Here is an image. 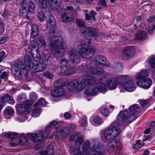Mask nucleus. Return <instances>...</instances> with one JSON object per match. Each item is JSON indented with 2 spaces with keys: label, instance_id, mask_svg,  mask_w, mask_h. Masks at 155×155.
I'll list each match as a JSON object with an SVG mask.
<instances>
[{
  "label": "nucleus",
  "instance_id": "f257e3e1",
  "mask_svg": "<svg viewBox=\"0 0 155 155\" xmlns=\"http://www.w3.org/2000/svg\"><path fill=\"white\" fill-rule=\"evenodd\" d=\"M49 47L53 51V56L56 59H59L64 55V48L65 44L64 39L61 37L52 35L49 38Z\"/></svg>",
  "mask_w": 155,
  "mask_h": 155
},
{
  "label": "nucleus",
  "instance_id": "f03ea898",
  "mask_svg": "<svg viewBox=\"0 0 155 155\" xmlns=\"http://www.w3.org/2000/svg\"><path fill=\"white\" fill-rule=\"evenodd\" d=\"M80 33L82 35H84L87 40L86 42V40H81L79 42V45L81 46H89L91 44V41H94L102 35L101 34L98 32L96 28L85 27L81 28Z\"/></svg>",
  "mask_w": 155,
  "mask_h": 155
},
{
  "label": "nucleus",
  "instance_id": "7ed1b4c3",
  "mask_svg": "<svg viewBox=\"0 0 155 155\" xmlns=\"http://www.w3.org/2000/svg\"><path fill=\"white\" fill-rule=\"evenodd\" d=\"M120 124L117 122H114L111 124L109 127L104 132L102 137V140L105 142L116 137L121 133L119 128Z\"/></svg>",
  "mask_w": 155,
  "mask_h": 155
},
{
  "label": "nucleus",
  "instance_id": "20e7f679",
  "mask_svg": "<svg viewBox=\"0 0 155 155\" xmlns=\"http://www.w3.org/2000/svg\"><path fill=\"white\" fill-rule=\"evenodd\" d=\"M119 84L122 83V88L129 92L134 91L136 89V85L133 82L132 79L127 76H124L118 78Z\"/></svg>",
  "mask_w": 155,
  "mask_h": 155
},
{
  "label": "nucleus",
  "instance_id": "39448f33",
  "mask_svg": "<svg viewBox=\"0 0 155 155\" xmlns=\"http://www.w3.org/2000/svg\"><path fill=\"white\" fill-rule=\"evenodd\" d=\"M71 141H74V143H77L75 148L80 150L81 149L87 150H89L90 148V143L88 141L83 142V139L76 134H73L70 137Z\"/></svg>",
  "mask_w": 155,
  "mask_h": 155
},
{
  "label": "nucleus",
  "instance_id": "423d86ee",
  "mask_svg": "<svg viewBox=\"0 0 155 155\" xmlns=\"http://www.w3.org/2000/svg\"><path fill=\"white\" fill-rule=\"evenodd\" d=\"M95 63V61L88 59L85 64L86 72L88 73L95 75L102 73L103 72V69L100 68L98 65H96Z\"/></svg>",
  "mask_w": 155,
  "mask_h": 155
},
{
  "label": "nucleus",
  "instance_id": "0eeeda50",
  "mask_svg": "<svg viewBox=\"0 0 155 155\" xmlns=\"http://www.w3.org/2000/svg\"><path fill=\"white\" fill-rule=\"evenodd\" d=\"M73 8L72 7L67 6L64 9L61 10L60 20L63 22H69L72 20L71 17L72 15Z\"/></svg>",
  "mask_w": 155,
  "mask_h": 155
},
{
  "label": "nucleus",
  "instance_id": "6e6552de",
  "mask_svg": "<svg viewBox=\"0 0 155 155\" xmlns=\"http://www.w3.org/2000/svg\"><path fill=\"white\" fill-rule=\"evenodd\" d=\"M117 117L118 120L123 123H131L136 118L134 116L132 117L130 115L128 112L126 110L120 112Z\"/></svg>",
  "mask_w": 155,
  "mask_h": 155
},
{
  "label": "nucleus",
  "instance_id": "1a4fd4ad",
  "mask_svg": "<svg viewBox=\"0 0 155 155\" xmlns=\"http://www.w3.org/2000/svg\"><path fill=\"white\" fill-rule=\"evenodd\" d=\"M95 49L93 47L88 46L87 48H81L79 52L82 57L88 58L93 56Z\"/></svg>",
  "mask_w": 155,
  "mask_h": 155
},
{
  "label": "nucleus",
  "instance_id": "9d476101",
  "mask_svg": "<svg viewBox=\"0 0 155 155\" xmlns=\"http://www.w3.org/2000/svg\"><path fill=\"white\" fill-rule=\"evenodd\" d=\"M121 55L122 59L127 60L133 58L135 49L134 46H127L123 50Z\"/></svg>",
  "mask_w": 155,
  "mask_h": 155
},
{
  "label": "nucleus",
  "instance_id": "9b49d317",
  "mask_svg": "<svg viewBox=\"0 0 155 155\" xmlns=\"http://www.w3.org/2000/svg\"><path fill=\"white\" fill-rule=\"evenodd\" d=\"M68 53L72 64H76L80 63L81 61L80 57L76 50H71L68 51Z\"/></svg>",
  "mask_w": 155,
  "mask_h": 155
},
{
  "label": "nucleus",
  "instance_id": "f8f14e48",
  "mask_svg": "<svg viewBox=\"0 0 155 155\" xmlns=\"http://www.w3.org/2000/svg\"><path fill=\"white\" fill-rule=\"evenodd\" d=\"M43 135V132L42 131H41L36 134L28 133L26 134V136L36 142H42L44 140Z\"/></svg>",
  "mask_w": 155,
  "mask_h": 155
},
{
  "label": "nucleus",
  "instance_id": "ddd939ff",
  "mask_svg": "<svg viewBox=\"0 0 155 155\" xmlns=\"http://www.w3.org/2000/svg\"><path fill=\"white\" fill-rule=\"evenodd\" d=\"M36 43H34L31 49V54L35 61L38 62L41 60V55L38 51V46Z\"/></svg>",
  "mask_w": 155,
  "mask_h": 155
},
{
  "label": "nucleus",
  "instance_id": "4468645a",
  "mask_svg": "<svg viewBox=\"0 0 155 155\" xmlns=\"http://www.w3.org/2000/svg\"><path fill=\"white\" fill-rule=\"evenodd\" d=\"M152 83V81L149 78L141 79L136 82V84L138 86L145 89L149 87Z\"/></svg>",
  "mask_w": 155,
  "mask_h": 155
},
{
  "label": "nucleus",
  "instance_id": "2eb2a0df",
  "mask_svg": "<svg viewBox=\"0 0 155 155\" xmlns=\"http://www.w3.org/2000/svg\"><path fill=\"white\" fill-rule=\"evenodd\" d=\"M19 135L17 133H10L5 134L4 136L11 139V140L13 142L9 143V144L12 147H15L17 145L16 139L19 137Z\"/></svg>",
  "mask_w": 155,
  "mask_h": 155
},
{
  "label": "nucleus",
  "instance_id": "dca6fc26",
  "mask_svg": "<svg viewBox=\"0 0 155 155\" xmlns=\"http://www.w3.org/2000/svg\"><path fill=\"white\" fill-rule=\"evenodd\" d=\"M68 133V131L67 128L63 127H61L60 128L59 131H58L55 135L58 139L61 140L64 138Z\"/></svg>",
  "mask_w": 155,
  "mask_h": 155
},
{
  "label": "nucleus",
  "instance_id": "f3484780",
  "mask_svg": "<svg viewBox=\"0 0 155 155\" xmlns=\"http://www.w3.org/2000/svg\"><path fill=\"white\" fill-rule=\"evenodd\" d=\"M42 60L45 64L50 66L52 64L53 59L50 54H47L43 52L42 54Z\"/></svg>",
  "mask_w": 155,
  "mask_h": 155
},
{
  "label": "nucleus",
  "instance_id": "a211bd4d",
  "mask_svg": "<svg viewBox=\"0 0 155 155\" xmlns=\"http://www.w3.org/2000/svg\"><path fill=\"white\" fill-rule=\"evenodd\" d=\"M15 108L17 111L19 113H24L30 110L29 106L25 104H18L16 106Z\"/></svg>",
  "mask_w": 155,
  "mask_h": 155
},
{
  "label": "nucleus",
  "instance_id": "6ab92c4d",
  "mask_svg": "<svg viewBox=\"0 0 155 155\" xmlns=\"http://www.w3.org/2000/svg\"><path fill=\"white\" fill-rule=\"evenodd\" d=\"M94 60L96 62L104 65L107 67L110 66V64L107 62L106 58L103 56L97 55L94 58Z\"/></svg>",
  "mask_w": 155,
  "mask_h": 155
},
{
  "label": "nucleus",
  "instance_id": "aec40b11",
  "mask_svg": "<svg viewBox=\"0 0 155 155\" xmlns=\"http://www.w3.org/2000/svg\"><path fill=\"white\" fill-rule=\"evenodd\" d=\"M47 21V29L48 31H50L55 25L56 22L54 17L51 13H50Z\"/></svg>",
  "mask_w": 155,
  "mask_h": 155
},
{
  "label": "nucleus",
  "instance_id": "412c9836",
  "mask_svg": "<svg viewBox=\"0 0 155 155\" xmlns=\"http://www.w3.org/2000/svg\"><path fill=\"white\" fill-rule=\"evenodd\" d=\"M25 67L28 70H31L35 66L31 58L28 55L25 56L24 60Z\"/></svg>",
  "mask_w": 155,
  "mask_h": 155
},
{
  "label": "nucleus",
  "instance_id": "4be33fe9",
  "mask_svg": "<svg viewBox=\"0 0 155 155\" xmlns=\"http://www.w3.org/2000/svg\"><path fill=\"white\" fill-rule=\"evenodd\" d=\"M64 93V89L62 86H60L57 89L51 92V95L53 97H58L63 95Z\"/></svg>",
  "mask_w": 155,
  "mask_h": 155
},
{
  "label": "nucleus",
  "instance_id": "5701e85b",
  "mask_svg": "<svg viewBox=\"0 0 155 155\" xmlns=\"http://www.w3.org/2000/svg\"><path fill=\"white\" fill-rule=\"evenodd\" d=\"M117 84H119L118 78H111L108 80L106 82V84L107 87L111 89L115 88Z\"/></svg>",
  "mask_w": 155,
  "mask_h": 155
},
{
  "label": "nucleus",
  "instance_id": "b1692460",
  "mask_svg": "<svg viewBox=\"0 0 155 155\" xmlns=\"http://www.w3.org/2000/svg\"><path fill=\"white\" fill-rule=\"evenodd\" d=\"M51 8L54 10H58L60 8L61 0H47Z\"/></svg>",
  "mask_w": 155,
  "mask_h": 155
},
{
  "label": "nucleus",
  "instance_id": "393cba45",
  "mask_svg": "<svg viewBox=\"0 0 155 155\" xmlns=\"http://www.w3.org/2000/svg\"><path fill=\"white\" fill-rule=\"evenodd\" d=\"M27 2L26 0H23L21 2V5L19 10L23 17H26L28 15L29 11L26 7Z\"/></svg>",
  "mask_w": 155,
  "mask_h": 155
},
{
  "label": "nucleus",
  "instance_id": "a878e982",
  "mask_svg": "<svg viewBox=\"0 0 155 155\" xmlns=\"http://www.w3.org/2000/svg\"><path fill=\"white\" fill-rule=\"evenodd\" d=\"M46 66L45 64L41 62L38 63L36 65L35 68L31 72V73L33 74L34 73L41 72L45 70Z\"/></svg>",
  "mask_w": 155,
  "mask_h": 155
},
{
  "label": "nucleus",
  "instance_id": "bb28decb",
  "mask_svg": "<svg viewBox=\"0 0 155 155\" xmlns=\"http://www.w3.org/2000/svg\"><path fill=\"white\" fill-rule=\"evenodd\" d=\"M147 36V33L145 31L139 30L136 33L135 37V40H141L145 39Z\"/></svg>",
  "mask_w": 155,
  "mask_h": 155
},
{
  "label": "nucleus",
  "instance_id": "cd10ccee",
  "mask_svg": "<svg viewBox=\"0 0 155 155\" xmlns=\"http://www.w3.org/2000/svg\"><path fill=\"white\" fill-rule=\"evenodd\" d=\"M140 111V106L137 104H134L131 106L129 108V111L131 116L135 117L138 114V112Z\"/></svg>",
  "mask_w": 155,
  "mask_h": 155
},
{
  "label": "nucleus",
  "instance_id": "c85d7f7f",
  "mask_svg": "<svg viewBox=\"0 0 155 155\" xmlns=\"http://www.w3.org/2000/svg\"><path fill=\"white\" fill-rule=\"evenodd\" d=\"M2 101L4 103L7 102L12 104L15 103V101L12 97L8 94L4 95L1 97Z\"/></svg>",
  "mask_w": 155,
  "mask_h": 155
},
{
  "label": "nucleus",
  "instance_id": "c756f323",
  "mask_svg": "<svg viewBox=\"0 0 155 155\" xmlns=\"http://www.w3.org/2000/svg\"><path fill=\"white\" fill-rule=\"evenodd\" d=\"M85 82V80H82L80 83L76 81L77 84H75V89L78 91H82L86 86L84 83Z\"/></svg>",
  "mask_w": 155,
  "mask_h": 155
},
{
  "label": "nucleus",
  "instance_id": "7c9ffc66",
  "mask_svg": "<svg viewBox=\"0 0 155 155\" xmlns=\"http://www.w3.org/2000/svg\"><path fill=\"white\" fill-rule=\"evenodd\" d=\"M148 63L151 68L154 69L152 72V77L155 79V57H150Z\"/></svg>",
  "mask_w": 155,
  "mask_h": 155
},
{
  "label": "nucleus",
  "instance_id": "2f4dec72",
  "mask_svg": "<svg viewBox=\"0 0 155 155\" xmlns=\"http://www.w3.org/2000/svg\"><path fill=\"white\" fill-rule=\"evenodd\" d=\"M83 80L85 81V82L84 83L86 85L89 84H94L96 81L95 78L94 76L91 75L87 76L86 78L83 79Z\"/></svg>",
  "mask_w": 155,
  "mask_h": 155
},
{
  "label": "nucleus",
  "instance_id": "473e14b6",
  "mask_svg": "<svg viewBox=\"0 0 155 155\" xmlns=\"http://www.w3.org/2000/svg\"><path fill=\"white\" fill-rule=\"evenodd\" d=\"M97 15V12L94 11H91L88 14H85V18L86 20H90L91 19L94 21L95 20V16Z\"/></svg>",
  "mask_w": 155,
  "mask_h": 155
},
{
  "label": "nucleus",
  "instance_id": "72a5a7b5",
  "mask_svg": "<svg viewBox=\"0 0 155 155\" xmlns=\"http://www.w3.org/2000/svg\"><path fill=\"white\" fill-rule=\"evenodd\" d=\"M84 92L87 95L90 96L95 95L97 93L94 87L87 88L85 89Z\"/></svg>",
  "mask_w": 155,
  "mask_h": 155
},
{
  "label": "nucleus",
  "instance_id": "f704fd0d",
  "mask_svg": "<svg viewBox=\"0 0 155 155\" xmlns=\"http://www.w3.org/2000/svg\"><path fill=\"white\" fill-rule=\"evenodd\" d=\"M148 76V74L146 69H143L141 70V71L139 73H138L136 75V78L137 79H140L142 78H145Z\"/></svg>",
  "mask_w": 155,
  "mask_h": 155
},
{
  "label": "nucleus",
  "instance_id": "c9c22d12",
  "mask_svg": "<svg viewBox=\"0 0 155 155\" xmlns=\"http://www.w3.org/2000/svg\"><path fill=\"white\" fill-rule=\"evenodd\" d=\"M5 117L7 119H10L12 115L14 113V110L11 107L6 109L5 110Z\"/></svg>",
  "mask_w": 155,
  "mask_h": 155
},
{
  "label": "nucleus",
  "instance_id": "e433bc0d",
  "mask_svg": "<svg viewBox=\"0 0 155 155\" xmlns=\"http://www.w3.org/2000/svg\"><path fill=\"white\" fill-rule=\"evenodd\" d=\"M76 71V69L74 68L71 67L65 70L63 72V74L64 75H69L75 73Z\"/></svg>",
  "mask_w": 155,
  "mask_h": 155
},
{
  "label": "nucleus",
  "instance_id": "4c0bfd02",
  "mask_svg": "<svg viewBox=\"0 0 155 155\" xmlns=\"http://www.w3.org/2000/svg\"><path fill=\"white\" fill-rule=\"evenodd\" d=\"M95 87L98 91H103L105 90V84L101 82H99L96 84L95 85Z\"/></svg>",
  "mask_w": 155,
  "mask_h": 155
},
{
  "label": "nucleus",
  "instance_id": "58836bf2",
  "mask_svg": "<svg viewBox=\"0 0 155 155\" xmlns=\"http://www.w3.org/2000/svg\"><path fill=\"white\" fill-rule=\"evenodd\" d=\"M28 6V8L29 12H34L35 9V4L32 2L29 1L27 3L26 6Z\"/></svg>",
  "mask_w": 155,
  "mask_h": 155
},
{
  "label": "nucleus",
  "instance_id": "ea45409f",
  "mask_svg": "<svg viewBox=\"0 0 155 155\" xmlns=\"http://www.w3.org/2000/svg\"><path fill=\"white\" fill-rule=\"evenodd\" d=\"M75 84H77L76 81L68 82L67 84V87L68 89L71 91H73L75 89Z\"/></svg>",
  "mask_w": 155,
  "mask_h": 155
},
{
  "label": "nucleus",
  "instance_id": "a19ab883",
  "mask_svg": "<svg viewBox=\"0 0 155 155\" xmlns=\"http://www.w3.org/2000/svg\"><path fill=\"white\" fill-rule=\"evenodd\" d=\"M41 111V109L39 107H36L33 110L31 115L33 117H37L39 116Z\"/></svg>",
  "mask_w": 155,
  "mask_h": 155
},
{
  "label": "nucleus",
  "instance_id": "79ce46f5",
  "mask_svg": "<svg viewBox=\"0 0 155 155\" xmlns=\"http://www.w3.org/2000/svg\"><path fill=\"white\" fill-rule=\"evenodd\" d=\"M115 146L114 145V142H110L107 145V150L108 152H112L114 149Z\"/></svg>",
  "mask_w": 155,
  "mask_h": 155
},
{
  "label": "nucleus",
  "instance_id": "37998d69",
  "mask_svg": "<svg viewBox=\"0 0 155 155\" xmlns=\"http://www.w3.org/2000/svg\"><path fill=\"white\" fill-rule=\"evenodd\" d=\"M19 143L21 145H25L27 143V140L24 136H21L19 139Z\"/></svg>",
  "mask_w": 155,
  "mask_h": 155
},
{
  "label": "nucleus",
  "instance_id": "c03bdc74",
  "mask_svg": "<svg viewBox=\"0 0 155 155\" xmlns=\"http://www.w3.org/2000/svg\"><path fill=\"white\" fill-rule=\"evenodd\" d=\"M14 76L15 78L18 80H21L22 79V76L20 70L15 69V70Z\"/></svg>",
  "mask_w": 155,
  "mask_h": 155
},
{
  "label": "nucleus",
  "instance_id": "a18cd8bd",
  "mask_svg": "<svg viewBox=\"0 0 155 155\" xmlns=\"http://www.w3.org/2000/svg\"><path fill=\"white\" fill-rule=\"evenodd\" d=\"M114 142V145L116 144V149L117 150L119 151L122 148V145L120 141L117 139L115 140L114 141H112Z\"/></svg>",
  "mask_w": 155,
  "mask_h": 155
},
{
  "label": "nucleus",
  "instance_id": "49530a36",
  "mask_svg": "<svg viewBox=\"0 0 155 155\" xmlns=\"http://www.w3.org/2000/svg\"><path fill=\"white\" fill-rule=\"evenodd\" d=\"M18 100L20 102H25L26 101V97L25 95L22 94L19 95L18 97Z\"/></svg>",
  "mask_w": 155,
  "mask_h": 155
},
{
  "label": "nucleus",
  "instance_id": "de8ad7c7",
  "mask_svg": "<svg viewBox=\"0 0 155 155\" xmlns=\"http://www.w3.org/2000/svg\"><path fill=\"white\" fill-rule=\"evenodd\" d=\"M39 5L42 9H46L47 7V4L46 0H40Z\"/></svg>",
  "mask_w": 155,
  "mask_h": 155
},
{
  "label": "nucleus",
  "instance_id": "09e8293b",
  "mask_svg": "<svg viewBox=\"0 0 155 155\" xmlns=\"http://www.w3.org/2000/svg\"><path fill=\"white\" fill-rule=\"evenodd\" d=\"M36 39H37L36 41L41 43L42 46L44 47L45 46L46 42L43 37L41 36H39Z\"/></svg>",
  "mask_w": 155,
  "mask_h": 155
},
{
  "label": "nucleus",
  "instance_id": "8fccbe9b",
  "mask_svg": "<svg viewBox=\"0 0 155 155\" xmlns=\"http://www.w3.org/2000/svg\"><path fill=\"white\" fill-rule=\"evenodd\" d=\"M46 102L45 99L43 98L40 99L37 102L34 104V106H36L37 105L42 106L46 104Z\"/></svg>",
  "mask_w": 155,
  "mask_h": 155
},
{
  "label": "nucleus",
  "instance_id": "3c124183",
  "mask_svg": "<svg viewBox=\"0 0 155 155\" xmlns=\"http://www.w3.org/2000/svg\"><path fill=\"white\" fill-rule=\"evenodd\" d=\"M75 150H77V152L72 155H87V153H86V152L88 151V150H85L81 149L78 150V149H76L75 148Z\"/></svg>",
  "mask_w": 155,
  "mask_h": 155
},
{
  "label": "nucleus",
  "instance_id": "603ef678",
  "mask_svg": "<svg viewBox=\"0 0 155 155\" xmlns=\"http://www.w3.org/2000/svg\"><path fill=\"white\" fill-rule=\"evenodd\" d=\"M25 66L23 64V63L21 61H19L17 64L16 67H15V70L18 69L19 70H23L24 69Z\"/></svg>",
  "mask_w": 155,
  "mask_h": 155
},
{
  "label": "nucleus",
  "instance_id": "864d4df0",
  "mask_svg": "<svg viewBox=\"0 0 155 155\" xmlns=\"http://www.w3.org/2000/svg\"><path fill=\"white\" fill-rule=\"evenodd\" d=\"M140 140H137L136 142V143L132 145V147L135 149H138L140 148L143 146L142 145L140 144Z\"/></svg>",
  "mask_w": 155,
  "mask_h": 155
},
{
  "label": "nucleus",
  "instance_id": "5fc2aeb1",
  "mask_svg": "<svg viewBox=\"0 0 155 155\" xmlns=\"http://www.w3.org/2000/svg\"><path fill=\"white\" fill-rule=\"evenodd\" d=\"M151 101L150 99H148L145 100H142L140 101V103L142 107H145L147 105L149 104Z\"/></svg>",
  "mask_w": 155,
  "mask_h": 155
},
{
  "label": "nucleus",
  "instance_id": "6e6d98bb",
  "mask_svg": "<svg viewBox=\"0 0 155 155\" xmlns=\"http://www.w3.org/2000/svg\"><path fill=\"white\" fill-rule=\"evenodd\" d=\"M85 21L83 20L77 19L76 21V23L79 27H81L85 25Z\"/></svg>",
  "mask_w": 155,
  "mask_h": 155
},
{
  "label": "nucleus",
  "instance_id": "4d7b16f0",
  "mask_svg": "<svg viewBox=\"0 0 155 155\" xmlns=\"http://www.w3.org/2000/svg\"><path fill=\"white\" fill-rule=\"evenodd\" d=\"M38 18L40 21H43L45 18V15L44 12L42 11L39 12L38 14Z\"/></svg>",
  "mask_w": 155,
  "mask_h": 155
},
{
  "label": "nucleus",
  "instance_id": "13d9d810",
  "mask_svg": "<svg viewBox=\"0 0 155 155\" xmlns=\"http://www.w3.org/2000/svg\"><path fill=\"white\" fill-rule=\"evenodd\" d=\"M43 75L50 79H52L54 77V75L48 71L45 72L43 73Z\"/></svg>",
  "mask_w": 155,
  "mask_h": 155
},
{
  "label": "nucleus",
  "instance_id": "bf43d9fd",
  "mask_svg": "<svg viewBox=\"0 0 155 155\" xmlns=\"http://www.w3.org/2000/svg\"><path fill=\"white\" fill-rule=\"evenodd\" d=\"M50 125L53 128H56L59 126V123L55 121H53L51 122L50 123Z\"/></svg>",
  "mask_w": 155,
  "mask_h": 155
},
{
  "label": "nucleus",
  "instance_id": "052dcab7",
  "mask_svg": "<svg viewBox=\"0 0 155 155\" xmlns=\"http://www.w3.org/2000/svg\"><path fill=\"white\" fill-rule=\"evenodd\" d=\"M147 30L149 34H152L154 30L155 31V25H152L148 26Z\"/></svg>",
  "mask_w": 155,
  "mask_h": 155
},
{
  "label": "nucleus",
  "instance_id": "680f3d73",
  "mask_svg": "<svg viewBox=\"0 0 155 155\" xmlns=\"http://www.w3.org/2000/svg\"><path fill=\"white\" fill-rule=\"evenodd\" d=\"M2 15L4 18H6L10 15V12L8 11L5 9L3 12Z\"/></svg>",
  "mask_w": 155,
  "mask_h": 155
},
{
  "label": "nucleus",
  "instance_id": "e2e57ef3",
  "mask_svg": "<svg viewBox=\"0 0 155 155\" xmlns=\"http://www.w3.org/2000/svg\"><path fill=\"white\" fill-rule=\"evenodd\" d=\"M101 112L102 114L105 116H107L109 114V111L106 108H103L101 110Z\"/></svg>",
  "mask_w": 155,
  "mask_h": 155
},
{
  "label": "nucleus",
  "instance_id": "0e129e2a",
  "mask_svg": "<svg viewBox=\"0 0 155 155\" xmlns=\"http://www.w3.org/2000/svg\"><path fill=\"white\" fill-rule=\"evenodd\" d=\"M93 120L94 122L97 124H99L102 121L101 118L97 116H95L93 118Z\"/></svg>",
  "mask_w": 155,
  "mask_h": 155
},
{
  "label": "nucleus",
  "instance_id": "69168bd1",
  "mask_svg": "<svg viewBox=\"0 0 155 155\" xmlns=\"http://www.w3.org/2000/svg\"><path fill=\"white\" fill-rule=\"evenodd\" d=\"M8 76V74L6 72V71H4L1 74L0 78L1 79H4L5 81H6L7 79Z\"/></svg>",
  "mask_w": 155,
  "mask_h": 155
},
{
  "label": "nucleus",
  "instance_id": "338daca9",
  "mask_svg": "<svg viewBox=\"0 0 155 155\" xmlns=\"http://www.w3.org/2000/svg\"><path fill=\"white\" fill-rule=\"evenodd\" d=\"M38 34V31H31V37L32 38H34L37 36Z\"/></svg>",
  "mask_w": 155,
  "mask_h": 155
},
{
  "label": "nucleus",
  "instance_id": "774afa93",
  "mask_svg": "<svg viewBox=\"0 0 155 155\" xmlns=\"http://www.w3.org/2000/svg\"><path fill=\"white\" fill-rule=\"evenodd\" d=\"M81 124L83 126H86L87 125V121L86 119L84 118L82 119L81 121Z\"/></svg>",
  "mask_w": 155,
  "mask_h": 155
}]
</instances>
